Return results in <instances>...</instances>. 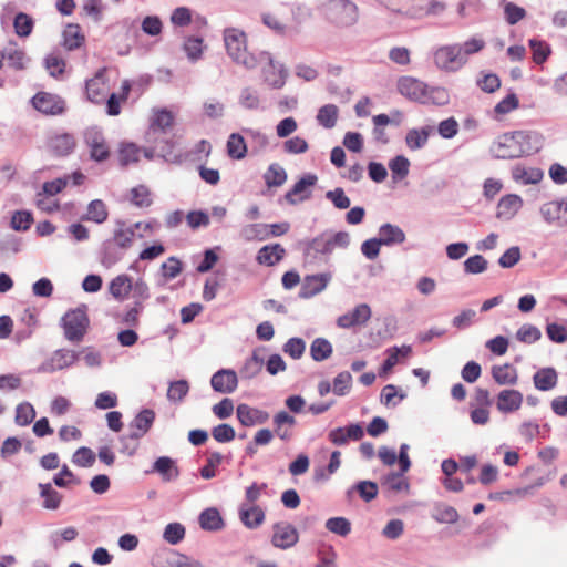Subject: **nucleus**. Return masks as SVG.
<instances>
[{"instance_id":"f257e3e1","label":"nucleus","mask_w":567,"mask_h":567,"mask_svg":"<svg viewBox=\"0 0 567 567\" xmlns=\"http://www.w3.org/2000/svg\"><path fill=\"white\" fill-rule=\"evenodd\" d=\"M350 240L348 231H337L334 234L321 233L312 239L300 241L299 246L302 250L303 266L318 268L329 264L333 249H347Z\"/></svg>"},{"instance_id":"f03ea898","label":"nucleus","mask_w":567,"mask_h":567,"mask_svg":"<svg viewBox=\"0 0 567 567\" xmlns=\"http://www.w3.org/2000/svg\"><path fill=\"white\" fill-rule=\"evenodd\" d=\"M539 138L536 133L514 131L502 134L489 147L493 157L514 159L539 151Z\"/></svg>"},{"instance_id":"7ed1b4c3","label":"nucleus","mask_w":567,"mask_h":567,"mask_svg":"<svg viewBox=\"0 0 567 567\" xmlns=\"http://www.w3.org/2000/svg\"><path fill=\"white\" fill-rule=\"evenodd\" d=\"M320 10L324 19L339 29L351 28L359 21V8L351 0H322Z\"/></svg>"},{"instance_id":"20e7f679","label":"nucleus","mask_w":567,"mask_h":567,"mask_svg":"<svg viewBox=\"0 0 567 567\" xmlns=\"http://www.w3.org/2000/svg\"><path fill=\"white\" fill-rule=\"evenodd\" d=\"M224 43L226 52L231 61L247 70L256 69L257 53L247 51V37L243 30L226 28L224 30Z\"/></svg>"},{"instance_id":"39448f33","label":"nucleus","mask_w":567,"mask_h":567,"mask_svg":"<svg viewBox=\"0 0 567 567\" xmlns=\"http://www.w3.org/2000/svg\"><path fill=\"white\" fill-rule=\"evenodd\" d=\"M255 59L256 68H260L262 82L270 89H282L289 75L286 66L276 61L267 51L258 52Z\"/></svg>"},{"instance_id":"423d86ee","label":"nucleus","mask_w":567,"mask_h":567,"mask_svg":"<svg viewBox=\"0 0 567 567\" xmlns=\"http://www.w3.org/2000/svg\"><path fill=\"white\" fill-rule=\"evenodd\" d=\"M90 326L86 307L71 309L61 318V327L66 340L79 343L84 339Z\"/></svg>"},{"instance_id":"0eeeda50","label":"nucleus","mask_w":567,"mask_h":567,"mask_svg":"<svg viewBox=\"0 0 567 567\" xmlns=\"http://www.w3.org/2000/svg\"><path fill=\"white\" fill-rule=\"evenodd\" d=\"M142 226V221H136L133 225L128 226L127 230L123 229H114L113 237L110 240H106L103 244V255L102 262L103 265H113L121 259V256L114 254L110 246L114 244L116 247L126 250L132 247L133 240L135 237V230L140 229Z\"/></svg>"},{"instance_id":"6e6552de","label":"nucleus","mask_w":567,"mask_h":567,"mask_svg":"<svg viewBox=\"0 0 567 567\" xmlns=\"http://www.w3.org/2000/svg\"><path fill=\"white\" fill-rule=\"evenodd\" d=\"M154 567H203L200 561L174 549L163 548L152 556Z\"/></svg>"},{"instance_id":"1a4fd4ad","label":"nucleus","mask_w":567,"mask_h":567,"mask_svg":"<svg viewBox=\"0 0 567 567\" xmlns=\"http://www.w3.org/2000/svg\"><path fill=\"white\" fill-rule=\"evenodd\" d=\"M435 65L447 72H455L465 65L458 43L443 45L434 53Z\"/></svg>"},{"instance_id":"9d476101","label":"nucleus","mask_w":567,"mask_h":567,"mask_svg":"<svg viewBox=\"0 0 567 567\" xmlns=\"http://www.w3.org/2000/svg\"><path fill=\"white\" fill-rule=\"evenodd\" d=\"M35 110L45 115H60L65 111V101L52 93L39 92L32 97Z\"/></svg>"},{"instance_id":"9b49d317","label":"nucleus","mask_w":567,"mask_h":567,"mask_svg":"<svg viewBox=\"0 0 567 567\" xmlns=\"http://www.w3.org/2000/svg\"><path fill=\"white\" fill-rule=\"evenodd\" d=\"M154 421L155 412L151 409H143L130 423V433L127 435H123L120 441H138L150 431Z\"/></svg>"},{"instance_id":"f8f14e48","label":"nucleus","mask_w":567,"mask_h":567,"mask_svg":"<svg viewBox=\"0 0 567 567\" xmlns=\"http://www.w3.org/2000/svg\"><path fill=\"white\" fill-rule=\"evenodd\" d=\"M299 535L293 525L279 522L272 526L271 544L276 548L288 549L298 543Z\"/></svg>"},{"instance_id":"ddd939ff","label":"nucleus","mask_w":567,"mask_h":567,"mask_svg":"<svg viewBox=\"0 0 567 567\" xmlns=\"http://www.w3.org/2000/svg\"><path fill=\"white\" fill-rule=\"evenodd\" d=\"M372 311L368 303H360L351 311H348L337 319V326L342 329H352L354 327L365 326L371 319Z\"/></svg>"},{"instance_id":"4468645a","label":"nucleus","mask_w":567,"mask_h":567,"mask_svg":"<svg viewBox=\"0 0 567 567\" xmlns=\"http://www.w3.org/2000/svg\"><path fill=\"white\" fill-rule=\"evenodd\" d=\"M79 359V352L60 349L56 350L50 361L43 362L39 368V372L52 373L73 365Z\"/></svg>"},{"instance_id":"2eb2a0df","label":"nucleus","mask_w":567,"mask_h":567,"mask_svg":"<svg viewBox=\"0 0 567 567\" xmlns=\"http://www.w3.org/2000/svg\"><path fill=\"white\" fill-rule=\"evenodd\" d=\"M398 91L405 97L425 104L427 85L412 76H402L398 81Z\"/></svg>"},{"instance_id":"dca6fc26","label":"nucleus","mask_w":567,"mask_h":567,"mask_svg":"<svg viewBox=\"0 0 567 567\" xmlns=\"http://www.w3.org/2000/svg\"><path fill=\"white\" fill-rule=\"evenodd\" d=\"M318 181L317 175L308 173L303 175L292 188L286 193L285 199L290 205H297L298 203L308 200L311 197V186H315Z\"/></svg>"},{"instance_id":"f3484780","label":"nucleus","mask_w":567,"mask_h":567,"mask_svg":"<svg viewBox=\"0 0 567 567\" xmlns=\"http://www.w3.org/2000/svg\"><path fill=\"white\" fill-rule=\"evenodd\" d=\"M84 141L90 147L91 158L96 162L105 161L109 155V148L105 145L103 133L97 127H90L84 133Z\"/></svg>"},{"instance_id":"a211bd4d","label":"nucleus","mask_w":567,"mask_h":567,"mask_svg":"<svg viewBox=\"0 0 567 567\" xmlns=\"http://www.w3.org/2000/svg\"><path fill=\"white\" fill-rule=\"evenodd\" d=\"M332 275L330 272H322L316 275H308L303 278L300 290L299 298L301 299H310L316 295L322 292L328 284L330 282Z\"/></svg>"},{"instance_id":"6ab92c4d","label":"nucleus","mask_w":567,"mask_h":567,"mask_svg":"<svg viewBox=\"0 0 567 567\" xmlns=\"http://www.w3.org/2000/svg\"><path fill=\"white\" fill-rule=\"evenodd\" d=\"M174 116L171 111L162 109L155 111L150 127L146 132V138L148 142H157L159 136L166 135V130L172 127Z\"/></svg>"},{"instance_id":"aec40b11","label":"nucleus","mask_w":567,"mask_h":567,"mask_svg":"<svg viewBox=\"0 0 567 567\" xmlns=\"http://www.w3.org/2000/svg\"><path fill=\"white\" fill-rule=\"evenodd\" d=\"M364 431L360 423H352L344 427H337L329 432L330 442L337 446L348 444L349 441H359L363 437Z\"/></svg>"},{"instance_id":"412c9836","label":"nucleus","mask_w":567,"mask_h":567,"mask_svg":"<svg viewBox=\"0 0 567 567\" xmlns=\"http://www.w3.org/2000/svg\"><path fill=\"white\" fill-rule=\"evenodd\" d=\"M210 385L219 393H233L238 386V378L231 369H220L210 378Z\"/></svg>"},{"instance_id":"4be33fe9","label":"nucleus","mask_w":567,"mask_h":567,"mask_svg":"<svg viewBox=\"0 0 567 567\" xmlns=\"http://www.w3.org/2000/svg\"><path fill=\"white\" fill-rule=\"evenodd\" d=\"M236 416L239 423L246 427L264 424L269 419L268 412L251 408L245 403H241L236 408Z\"/></svg>"},{"instance_id":"5701e85b","label":"nucleus","mask_w":567,"mask_h":567,"mask_svg":"<svg viewBox=\"0 0 567 567\" xmlns=\"http://www.w3.org/2000/svg\"><path fill=\"white\" fill-rule=\"evenodd\" d=\"M146 473L159 474L164 483L174 482L181 475L176 461L169 456L157 457L152 465V470L146 471Z\"/></svg>"},{"instance_id":"b1692460","label":"nucleus","mask_w":567,"mask_h":567,"mask_svg":"<svg viewBox=\"0 0 567 567\" xmlns=\"http://www.w3.org/2000/svg\"><path fill=\"white\" fill-rule=\"evenodd\" d=\"M285 12H286V3H281L272 12H262L261 21L267 28L272 30L278 35H281V37L291 35V32L289 30V24L285 23L281 20V17L285 14Z\"/></svg>"},{"instance_id":"393cba45","label":"nucleus","mask_w":567,"mask_h":567,"mask_svg":"<svg viewBox=\"0 0 567 567\" xmlns=\"http://www.w3.org/2000/svg\"><path fill=\"white\" fill-rule=\"evenodd\" d=\"M524 396L514 389H504L497 394L496 408L501 413H513L520 409Z\"/></svg>"},{"instance_id":"a878e982","label":"nucleus","mask_w":567,"mask_h":567,"mask_svg":"<svg viewBox=\"0 0 567 567\" xmlns=\"http://www.w3.org/2000/svg\"><path fill=\"white\" fill-rule=\"evenodd\" d=\"M287 9L291 16V23L289 24L291 35L299 34L301 25L312 17V10L307 4L299 2L286 3Z\"/></svg>"},{"instance_id":"bb28decb","label":"nucleus","mask_w":567,"mask_h":567,"mask_svg":"<svg viewBox=\"0 0 567 567\" xmlns=\"http://www.w3.org/2000/svg\"><path fill=\"white\" fill-rule=\"evenodd\" d=\"M265 512L258 505L241 503L239 506L240 522L249 529L258 528L265 520Z\"/></svg>"},{"instance_id":"cd10ccee","label":"nucleus","mask_w":567,"mask_h":567,"mask_svg":"<svg viewBox=\"0 0 567 567\" xmlns=\"http://www.w3.org/2000/svg\"><path fill=\"white\" fill-rule=\"evenodd\" d=\"M523 206V199L515 194L503 196L497 205L496 217L502 220H511Z\"/></svg>"},{"instance_id":"c85d7f7f","label":"nucleus","mask_w":567,"mask_h":567,"mask_svg":"<svg viewBox=\"0 0 567 567\" xmlns=\"http://www.w3.org/2000/svg\"><path fill=\"white\" fill-rule=\"evenodd\" d=\"M378 235V238L381 241L382 246L386 247L401 245L406 239L404 230L398 225H393L391 223L382 224L379 227Z\"/></svg>"},{"instance_id":"c756f323","label":"nucleus","mask_w":567,"mask_h":567,"mask_svg":"<svg viewBox=\"0 0 567 567\" xmlns=\"http://www.w3.org/2000/svg\"><path fill=\"white\" fill-rule=\"evenodd\" d=\"M75 138L70 133L55 134L50 137L48 146L55 156H68L75 147Z\"/></svg>"},{"instance_id":"7c9ffc66","label":"nucleus","mask_w":567,"mask_h":567,"mask_svg":"<svg viewBox=\"0 0 567 567\" xmlns=\"http://www.w3.org/2000/svg\"><path fill=\"white\" fill-rule=\"evenodd\" d=\"M285 248L280 244H270L261 247L256 256V261L264 266H275L284 259Z\"/></svg>"},{"instance_id":"2f4dec72","label":"nucleus","mask_w":567,"mask_h":567,"mask_svg":"<svg viewBox=\"0 0 567 567\" xmlns=\"http://www.w3.org/2000/svg\"><path fill=\"white\" fill-rule=\"evenodd\" d=\"M156 144L158 155L167 163L181 164L184 161V154L176 151V145L173 138H166L164 135L159 136Z\"/></svg>"},{"instance_id":"473e14b6","label":"nucleus","mask_w":567,"mask_h":567,"mask_svg":"<svg viewBox=\"0 0 567 567\" xmlns=\"http://www.w3.org/2000/svg\"><path fill=\"white\" fill-rule=\"evenodd\" d=\"M533 383L539 391H550L558 383V373L553 367L540 368L534 373Z\"/></svg>"},{"instance_id":"72a5a7b5","label":"nucleus","mask_w":567,"mask_h":567,"mask_svg":"<svg viewBox=\"0 0 567 567\" xmlns=\"http://www.w3.org/2000/svg\"><path fill=\"white\" fill-rule=\"evenodd\" d=\"M544 173L537 167H526L517 164L512 168V178L522 185L537 184L543 179Z\"/></svg>"},{"instance_id":"f704fd0d","label":"nucleus","mask_w":567,"mask_h":567,"mask_svg":"<svg viewBox=\"0 0 567 567\" xmlns=\"http://www.w3.org/2000/svg\"><path fill=\"white\" fill-rule=\"evenodd\" d=\"M87 100L93 103H101L106 95V84L104 81V71H99L93 79L85 84Z\"/></svg>"},{"instance_id":"c9c22d12","label":"nucleus","mask_w":567,"mask_h":567,"mask_svg":"<svg viewBox=\"0 0 567 567\" xmlns=\"http://www.w3.org/2000/svg\"><path fill=\"white\" fill-rule=\"evenodd\" d=\"M563 198L557 200L546 202L540 205L539 214L544 221L548 225L561 227Z\"/></svg>"},{"instance_id":"e433bc0d","label":"nucleus","mask_w":567,"mask_h":567,"mask_svg":"<svg viewBox=\"0 0 567 567\" xmlns=\"http://www.w3.org/2000/svg\"><path fill=\"white\" fill-rule=\"evenodd\" d=\"M85 37L81 27L76 23H69L62 32V45L68 51H74L83 45Z\"/></svg>"},{"instance_id":"4c0bfd02","label":"nucleus","mask_w":567,"mask_h":567,"mask_svg":"<svg viewBox=\"0 0 567 567\" xmlns=\"http://www.w3.org/2000/svg\"><path fill=\"white\" fill-rule=\"evenodd\" d=\"M109 209L102 199H93L89 203L86 213L82 216V220L92 221L97 225L107 220Z\"/></svg>"},{"instance_id":"58836bf2","label":"nucleus","mask_w":567,"mask_h":567,"mask_svg":"<svg viewBox=\"0 0 567 567\" xmlns=\"http://www.w3.org/2000/svg\"><path fill=\"white\" fill-rule=\"evenodd\" d=\"M492 377L494 381L499 385H515L518 381L517 370L508 363L502 365H493Z\"/></svg>"},{"instance_id":"ea45409f","label":"nucleus","mask_w":567,"mask_h":567,"mask_svg":"<svg viewBox=\"0 0 567 567\" xmlns=\"http://www.w3.org/2000/svg\"><path fill=\"white\" fill-rule=\"evenodd\" d=\"M38 487L40 497L43 498V508L51 511L58 509L62 502V495L53 488L51 483H39Z\"/></svg>"},{"instance_id":"a19ab883","label":"nucleus","mask_w":567,"mask_h":567,"mask_svg":"<svg viewBox=\"0 0 567 567\" xmlns=\"http://www.w3.org/2000/svg\"><path fill=\"white\" fill-rule=\"evenodd\" d=\"M238 104L248 111L264 110L258 90L251 86H245L240 90Z\"/></svg>"},{"instance_id":"79ce46f5","label":"nucleus","mask_w":567,"mask_h":567,"mask_svg":"<svg viewBox=\"0 0 567 567\" xmlns=\"http://www.w3.org/2000/svg\"><path fill=\"white\" fill-rule=\"evenodd\" d=\"M431 126H423L421 128H412L409 130L405 136L406 146L411 151H416L423 148L429 140L430 134L432 133Z\"/></svg>"},{"instance_id":"37998d69","label":"nucleus","mask_w":567,"mask_h":567,"mask_svg":"<svg viewBox=\"0 0 567 567\" xmlns=\"http://www.w3.org/2000/svg\"><path fill=\"white\" fill-rule=\"evenodd\" d=\"M199 525L205 530H219L224 526L223 518L215 507L204 509L198 517Z\"/></svg>"},{"instance_id":"c03bdc74","label":"nucleus","mask_w":567,"mask_h":567,"mask_svg":"<svg viewBox=\"0 0 567 567\" xmlns=\"http://www.w3.org/2000/svg\"><path fill=\"white\" fill-rule=\"evenodd\" d=\"M268 228V224H248L241 227L239 236L245 241H262L269 238Z\"/></svg>"},{"instance_id":"a18cd8bd","label":"nucleus","mask_w":567,"mask_h":567,"mask_svg":"<svg viewBox=\"0 0 567 567\" xmlns=\"http://www.w3.org/2000/svg\"><path fill=\"white\" fill-rule=\"evenodd\" d=\"M403 474L404 473H402V471L389 473L381 480V486L383 488H385L388 492H394V493L409 491L410 484L403 477Z\"/></svg>"},{"instance_id":"49530a36","label":"nucleus","mask_w":567,"mask_h":567,"mask_svg":"<svg viewBox=\"0 0 567 567\" xmlns=\"http://www.w3.org/2000/svg\"><path fill=\"white\" fill-rule=\"evenodd\" d=\"M332 344L326 338H316L310 346V355L316 362H322L332 354Z\"/></svg>"},{"instance_id":"de8ad7c7","label":"nucleus","mask_w":567,"mask_h":567,"mask_svg":"<svg viewBox=\"0 0 567 567\" xmlns=\"http://www.w3.org/2000/svg\"><path fill=\"white\" fill-rule=\"evenodd\" d=\"M227 154L233 159H243L247 154V145L239 133H231L227 140Z\"/></svg>"},{"instance_id":"09e8293b","label":"nucleus","mask_w":567,"mask_h":567,"mask_svg":"<svg viewBox=\"0 0 567 567\" xmlns=\"http://www.w3.org/2000/svg\"><path fill=\"white\" fill-rule=\"evenodd\" d=\"M264 179L268 187H279L287 181V173L282 166L274 163L267 168Z\"/></svg>"},{"instance_id":"8fccbe9b","label":"nucleus","mask_w":567,"mask_h":567,"mask_svg":"<svg viewBox=\"0 0 567 567\" xmlns=\"http://www.w3.org/2000/svg\"><path fill=\"white\" fill-rule=\"evenodd\" d=\"M339 115V109L334 104H326L321 106L317 114L318 123L324 128H332L336 126Z\"/></svg>"},{"instance_id":"3c124183","label":"nucleus","mask_w":567,"mask_h":567,"mask_svg":"<svg viewBox=\"0 0 567 567\" xmlns=\"http://www.w3.org/2000/svg\"><path fill=\"white\" fill-rule=\"evenodd\" d=\"M353 491H357L364 502H371L377 497L379 489L373 481H360L347 492L348 496H351Z\"/></svg>"},{"instance_id":"603ef678","label":"nucleus","mask_w":567,"mask_h":567,"mask_svg":"<svg viewBox=\"0 0 567 567\" xmlns=\"http://www.w3.org/2000/svg\"><path fill=\"white\" fill-rule=\"evenodd\" d=\"M131 277L120 275L112 279L109 286L110 293L118 300H122L131 291Z\"/></svg>"},{"instance_id":"864d4df0","label":"nucleus","mask_w":567,"mask_h":567,"mask_svg":"<svg viewBox=\"0 0 567 567\" xmlns=\"http://www.w3.org/2000/svg\"><path fill=\"white\" fill-rule=\"evenodd\" d=\"M394 182L405 178L409 174L410 161L404 155H396L389 162Z\"/></svg>"},{"instance_id":"5fc2aeb1","label":"nucleus","mask_w":567,"mask_h":567,"mask_svg":"<svg viewBox=\"0 0 567 567\" xmlns=\"http://www.w3.org/2000/svg\"><path fill=\"white\" fill-rule=\"evenodd\" d=\"M432 517L442 524H454L458 519L457 511L449 505H437L434 507Z\"/></svg>"},{"instance_id":"6e6d98bb","label":"nucleus","mask_w":567,"mask_h":567,"mask_svg":"<svg viewBox=\"0 0 567 567\" xmlns=\"http://www.w3.org/2000/svg\"><path fill=\"white\" fill-rule=\"evenodd\" d=\"M326 528L338 536L346 537L351 532V523L346 517H331L326 520Z\"/></svg>"},{"instance_id":"4d7b16f0","label":"nucleus","mask_w":567,"mask_h":567,"mask_svg":"<svg viewBox=\"0 0 567 567\" xmlns=\"http://www.w3.org/2000/svg\"><path fill=\"white\" fill-rule=\"evenodd\" d=\"M33 20L30 16L24 12H19L16 14L13 20V28L17 35L21 38L29 37L33 30Z\"/></svg>"},{"instance_id":"13d9d810","label":"nucleus","mask_w":567,"mask_h":567,"mask_svg":"<svg viewBox=\"0 0 567 567\" xmlns=\"http://www.w3.org/2000/svg\"><path fill=\"white\" fill-rule=\"evenodd\" d=\"M183 49L187 58L195 62L202 58L203 39L200 37H187L184 41Z\"/></svg>"},{"instance_id":"bf43d9fd","label":"nucleus","mask_w":567,"mask_h":567,"mask_svg":"<svg viewBox=\"0 0 567 567\" xmlns=\"http://www.w3.org/2000/svg\"><path fill=\"white\" fill-rule=\"evenodd\" d=\"M189 391V384L186 380H178L169 383L167 399L174 403H181Z\"/></svg>"},{"instance_id":"052dcab7","label":"nucleus","mask_w":567,"mask_h":567,"mask_svg":"<svg viewBox=\"0 0 567 567\" xmlns=\"http://www.w3.org/2000/svg\"><path fill=\"white\" fill-rule=\"evenodd\" d=\"M133 205L140 208L150 207L153 203L150 189L144 185H138L131 189V198Z\"/></svg>"},{"instance_id":"680f3d73","label":"nucleus","mask_w":567,"mask_h":567,"mask_svg":"<svg viewBox=\"0 0 567 567\" xmlns=\"http://www.w3.org/2000/svg\"><path fill=\"white\" fill-rule=\"evenodd\" d=\"M224 461V456L219 452L209 453L206 464L199 470V474L204 480H210L216 476L215 468Z\"/></svg>"},{"instance_id":"e2e57ef3","label":"nucleus","mask_w":567,"mask_h":567,"mask_svg":"<svg viewBox=\"0 0 567 567\" xmlns=\"http://www.w3.org/2000/svg\"><path fill=\"white\" fill-rule=\"evenodd\" d=\"M35 417V410L29 402H23L16 408L14 421L20 426L29 425Z\"/></svg>"},{"instance_id":"0e129e2a","label":"nucleus","mask_w":567,"mask_h":567,"mask_svg":"<svg viewBox=\"0 0 567 567\" xmlns=\"http://www.w3.org/2000/svg\"><path fill=\"white\" fill-rule=\"evenodd\" d=\"M528 43L533 51V61L536 64H543L551 52L550 47L545 41L537 39H530Z\"/></svg>"},{"instance_id":"69168bd1","label":"nucleus","mask_w":567,"mask_h":567,"mask_svg":"<svg viewBox=\"0 0 567 567\" xmlns=\"http://www.w3.org/2000/svg\"><path fill=\"white\" fill-rule=\"evenodd\" d=\"M185 533V527L181 523H169L164 529L163 538L171 545H177L184 539Z\"/></svg>"},{"instance_id":"338daca9","label":"nucleus","mask_w":567,"mask_h":567,"mask_svg":"<svg viewBox=\"0 0 567 567\" xmlns=\"http://www.w3.org/2000/svg\"><path fill=\"white\" fill-rule=\"evenodd\" d=\"M43 65L52 78H58L64 73L66 64L64 59L54 53H51L44 58Z\"/></svg>"},{"instance_id":"774afa93","label":"nucleus","mask_w":567,"mask_h":567,"mask_svg":"<svg viewBox=\"0 0 567 567\" xmlns=\"http://www.w3.org/2000/svg\"><path fill=\"white\" fill-rule=\"evenodd\" d=\"M464 272L467 275H478L484 272L488 267V261L482 255L468 257L464 264Z\"/></svg>"}]
</instances>
